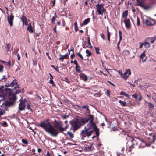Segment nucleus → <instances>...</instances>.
<instances>
[{"mask_svg":"<svg viewBox=\"0 0 156 156\" xmlns=\"http://www.w3.org/2000/svg\"><path fill=\"white\" fill-rule=\"evenodd\" d=\"M107 39L108 41L109 42H110V36L111 34V33L108 30V27H107Z\"/></svg>","mask_w":156,"mask_h":156,"instance_id":"obj_21","label":"nucleus"},{"mask_svg":"<svg viewBox=\"0 0 156 156\" xmlns=\"http://www.w3.org/2000/svg\"><path fill=\"white\" fill-rule=\"evenodd\" d=\"M20 91H21L20 90H19V89L16 90V91L15 92V94H18L19 93H20Z\"/></svg>","mask_w":156,"mask_h":156,"instance_id":"obj_59","label":"nucleus"},{"mask_svg":"<svg viewBox=\"0 0 156 156\" xmlns=\"http://www.w3.org/2000/svg\"><path fill=\"white\" fill-rule=\"evenodd\" d=\"M146 103L147 104L148 109L149 110H152L154 108V106L153 104L148 102H146Z\"/></svg>","mask_w":156,"mask_h":156,"instance_id":"obj_20","label":"nucleus"},{"mask_svg":"<svg viewBox=\"0 0 156 156\" xmlns=\"http://www.w3.org/2000/svg\"><path fill=\"white\" fill-rule=\"evenodd\" d=\"M149 136L147 137L148 145L150 146L156 140V136L154 133H149Z\"/></svg>","mask_w":156,"mask_h":156,"instance_id":"obj_6","label":"nucleus"},{"mask_svg":"<svg viewBox=\"0 0 156 156\" xmlns=\"http://www.w3.org/2000/svg\"><path fill=\"white\" fill-rule=\"evenodd\" d=\"M26 108L28 110H30L32 112H33V109L31 107V105L29 103H27L26 105Z\"/></svg>","mask_w":156,"mask_h":156,"instance_id":"obj_31","label":"nucleus"},{"mask_svg":"<svg viewBox=\"0 0 156 156\" xmlns=\"http://www.w3.org/2000/svg\"><path fill=\"white\" fill-rule=\"evenodd\" d=\"M138 5L140 6L143 8L146 9V8L144 6V4L141 2H138Z\"/></svg>","mask_w":156,"mask_h":156,"instance_id":"obj_35","label":"nucleus"},{"mask_svg":"<svg viewBox=\"0 0 156 156\" xmlns=\"http://www.w3.org/2000/svg\"><path fill=\"white\" fill-rule=\"evenodd\" d=\"M144 46L146 48H148L150 47L151 45L150 43L147 42L145 40H144Z\"/></svg>","mask_w":156,"mask_h":156,"instance_id":"obj_27","label":"nucleus"},{"mask_svg":"<svg viewBox=\"0 0 156 156\" xmlns=\"http://www.w3.org/2000/svg\"><path fill=\"white\" fill-rule=\"evenodd\" d=\"M82 117H80L70 121L69 123L71 126L70 129L73 132L77 130L84 125Z\"/></svg>","mask_w":156,"mask_h":156,"instance_id":"obj_2","label":"nucleus"},{"mask_svg":"<svg viewBox=\"0 0 156 156\" xmlns=\"http://www.w3.org/2000/svg\"><path fill=\"white\" fill-rule=\"evenodd\" d=\"M106 93L108 96L109 97L110 96V91L108 90H106Z\"/></svg>","mask_w":156,"mask_h":156,"instance_id":"obj_55","label":"nucleus"},{"mask_svg":"<svg viewBox=\"0 0 156 156\" xmlns=\"http://www.w3.org/2000/svg\"><path fill=\"white\" fill-rule=\"evenodd\" d=\"M1 108H3V109H5V111H8L9 109L8 108V107L7 106L6 104L4 103H3L2 105H1Z\"/></svg>","mask_w":156,"mask_h":156,"instance_id":"obj_23","label":"nucleus"},{"mask_svg":"<svg viewBox=\"0 0 156 156\" xmlns=\"http://www.w3.org/2000/svg\"><path fill=\"white\" fill-rule=\"evenodd\" d=\"M2 125L3 127H7L8 126V125L7 122L5 121L2 122Z\"/></svg>","mask_w":156,"mask_h":156,"instance_id":"obj_46","label":"nucleus"},{"mask_svg":"<svg viewBox=\"0 0 156 156\" xmlns=\"http://www.w3.org/2000/svg\"><path fill=\"white\" fill-rule=\"evenodd\" d=\"M14 16L12 13L9 16L8 15L7 18L8 23L11 27L13 26V21Z\"/></svg>","mask_w":156,"mask_h":156,"instance_id":"obj_9","label":"nucleus"},{"mask_svg":"<svg viewBox=\"0 0 156 156\" xmlns=\"http://www.w3.org/2000/svg\"><path fill=\"white\" fill-rule=\"evenodd\" d=\"M26 107V104L23 103V102H21L20 101V103L19 104V109L20 111H23L25 109Z\"/></svg>","mask_w":156,"mask_h":156,"instance_id":"obj_12","label":"nucleus"},{"mask_svg":"<svg viewBox=\"0 0 156 156\" xmlns=\"http://www.w3.org/2000/svg\"><path fill=\"white\" fill-rule=\"evenodd\" d=\"M120 44V41H119L118 43L117 46V48L119 51H120V48L119 46V44Z\"/></svg>","mask_w":156,"mask_h":156,"instance_id":"obj_53","label":"nucleus"},{"mask_svg":"<svg viewBox=\"0 0 156 156\" xmlns=\"http://www.w3.org/2000/svg\"><path fill=\"white\" fill-rule=\"evenodd\" d=\"M49 83L51 84H52V85L53 86H55V84L54 83L53 81L52 80H50L49 81Z\"/></svg>","mask_w":156,"mask_h":156,"instance_id":"obj_51","label":"nucleus"},{"mask_svg":"<svg viewBox=\"0 0 156 156\" xmlns=\"http://www.w3.org/2000/svg\"><path fill=\"white\" fill-rule=\"evenodd\" d=\"M97 8V12L99 15H103L104 12L106 11V9L104 8V4H98L96 5Z\"/></svg>","mask_w":156,"mask_h":156,"instance_id":"obj_7","label":"nucleus"},{"mask_svg":"<svg viewBox=\"0 0 156 156\" xmlns=\"http://www.w3.org/2000/svg\"><path fill=\"white\" fill-rule=\"evenodd\" d=\"M17 80L15 79L13 81H12L10 84H6L5 86H12V87H14L15 86H16Z\"/></svg>","mask_w":156,"mask_h":156,"instance_id":"obj_16","label":"nucleus"},{"mask_svg":"<svg viewBox=\"0 0 156 156\" xmlns=\"http://www.w3.org/2000/svg\"><path fill=\"white\" fill-rule=\"evenodd\" d=\"M19 101L21 102H23V103H25L27 102V101L26 99H24L23 100H22L21 99H20L19 100Z\"/></svg>","mask_w":156,"mask_h":156,"instance_id":"obj_52","label":"nucleus"},{"mask_svg":"<svg viewBox=\"0 0 156 156\" xmlns=\"http://www.w3.org/2000/svg\"><path fill=\"white\" fill-rule=\"evenodd\" d=\"M87 43L88 46H90V48H91L92 47V46L91 45V44L90 41V38L89 37H87Z\"/></svg>","mask_w":156,"mask_h":156,"instance_id":"obj_42","label":"nucleus"},{"mask_svg":"<svg viewBox=\"0 0 156 156\" xmlns=\"http://www.w3.org/2000/svg\"><path fill=\"white\" fill-rule=\"evenodd\" d=\"M133 96L136 99L137 98V94L136 93H134L133 95Z\"/></svg>","mask_w":156,"mask_h":156,"instance_id":"obj_54","label":"nucleus"},{"mask_svg":"<svg viewBox=\"0 0 156 156\" xmlns=\"http://www.w3.org/2000/svg\"><path fill=\"white\" fill-rule=\"evenodd\" d=\"M27 30L30 32L32 33L33 32L32 27L31 24H29L27 28Z\"/></svg>","mask_w":156,"mask_h":156,"instance_id":"obj_28","label":"nucleus"},{"mask_svg":"<svg viewBox=\"0 0 156 156\" xmlns=\"http://www.w3.org/2000/svg\"><path fill=\"white\" fill-rule=\"evenodd\" d=\"M119 101L121 105L123 106H125L126 105V102H123L121 100H119Z\"/></svg>","mask_w":156,"mask_h":156,"instance_id":"obj_36","label":"nucleus"},{"mask_svg":"<svg viewBox=\"0 0 156 156\" xmlns=\"http://www.w3.org/2000/svg\"><path fill=\"white\" fill-rule=\"evenodd\" d=\"M6 89H8L10 91L9 93V100L5 101V103L7 106L8 108L10 106L13 105L15 103L17 98L15 94H12L11 92V90L10 89L8 88H6Z\"/></svg>","mask_w":156,"mask_h":156,"instance_id":"obj_4","label":"nucleus"},{"mask_svg":"<svg viewBox=\"0 0 156 156\" xmlns=\"http://www.w3.org/2000/svg\"><path fill=\"white\" fill-rule=\"evenodd\" d=\"M57 16L56 15V12L55 13L54 16L51 19V22L52 23H55V21L57 18Z\"/></svg>","mask_w":156,"mask_h":156,"instance_id":"obj_30","label":"nucleus"},{"mask_svg":"<svg viewBox=\"0 0 156 156\" xmlns=\"http://www.w3.org/2000/svg\"><path fill=\"white\" fill-rule=\"evenodd\" d=\"M21 141L23 143L26 145H27L28 144V142L25 139H22Z\"/></svg>","mask_w":156,"mask_h":156,"instance_id":"obj_41","label":"nucleus"},{"mask_svg":"<svg viewBox=\"0 0 156 156\" xmlns=\"http://www.w3.org/2000/svg\"><path fill=\"white\" fill-rule=\"evenodd\" d=\"M90 18H87L85 20L83 23L81 24V26H83L87 24L88 23L90 22Z\"/></svg>","mask_w":156,"mask_h":156,"instance_id":"obj_19","label":"nucleus"},{"mask_svg":"<svg viewBox=\"0 0 156 156\" xmlns=\"http://www.w3.org/2000/svg\"><path fill=\"white\" fill-rule=\"evenodd\" d=\"M126 93L123 91H121L120 93V94L121 95H124L125 96V95Z\"/></svg>","mask_w":156,"mask_h":156,"instance_id":"obj_64","label":"nucleus"},{"mask_svg":"<svg viewBox=\"0 0 156 156\" xmlns=\"http://www.w3.org/2000/svg\"><path fill=\"white\" fill-rule=\"evenodd\" d=\"M73 51V54H72L71 55V56H70V58H71L72 59H73V58H74V57H75V55L74 54V51H73V50H70V51Z\"/></svg>","mask_w":156,"mask_h":156,"instance_id":"obj_47","label":"nucleus"},{"mask_svg":"<svg viewBox=\"0 0 156 156\" xmlns=\"http://www.w3.org/2000/svg\"><path fill=\"white\" fill-rule=\"evenodd\" d=\"M60 57L59 58V60H61L62 62H63L64 59H67L68 58V53H66L64 55H62L60 54Z\"/></svg>","mask_w":156,"mask_h":156,"instance_id":"obj_17","label":"nucleus"},{"mask_svg":"<svg viewBox=\"0 0 156 156\" xmlns=\"http://www.w3.org/2000/svg\"><path fill=\"white\" fill-rule=\"evenodd\" d=\"M86 53H87L86 56L87 57H89L91 55V53L90 51L88 49L86 50Z\"/></svg>","mask_w":156,"mask_h":156,"instance_id":"obj_34","label":"nucleus"},{"mask_svg":"<svg viewBox=\"0 0 156 156\" xmlns=\"http://www.w3.org/2000/svg\"><path fill=\"white\" fill-rule=\"evenodd\" d=\"M78 106L80 108H83L84 109H85L87 110V111L89 112H90V111L89 109V106L88 105H85L83 106H80L79 105Z\"/></svg>","mask_w":156,"mask_h":156,"instance_id":"obj_26","label":"nucleus"},{"mask_svg":"<svg viewBox=\"0 0 156 156\" xmlns=\"http://www.w3.org/2000/svg\"><path fill=\"white\" fill-rule=\"evenodd\" d=\"M131 74V70L129 69L128 70H127L124 73H123L122 77L124 79L126 80L129 77V76Z\"/></svg>","mask_w":156,"mask_h":156,"instance_id":"obj_10","label":"nucleus"},{"mask_svg":"<svg viewBox=\"0 0 156 156\" xmlns=\"http://www.w3.org/2000/svg\"><path fill=\"white\" fill-rule=\"evenodd\" d=\"M143 23H145L147 26H152L155 23V20L150 18L146 20L145 22L143 20Z\"/></svg>","mask_w":156,"mask_h":156,"instance_id":"obj_8","label":"nucleus"},{"mask_svg":"<svg viewBox=\"0 0 156 156\" xmlns=\"http://www.w3.org/2000/svg\"><path fill=\"white\" fill-rule=\"evenodd\" d=\"M5 109H3V108H0V116L1 117V115L5 114Z\"/></svg>","mask_w":156,"mask_h":156,"instance_id":"obj_32","label":"nucleus"},{"mask_svg":"<svg viewBox=\"0 0 156 156\" xmlns=\"http://www.w3.org/2000/svg\"><path fill=\"white\" fill-rule=\"evenodd\" d=\"M17 57L18 58V60H20V55H19V54L17 53Z\"/></svg>","mask_w":156,"mask_h":156,"instance_id":"obj_63","label":"nucleus"},{"mask_svg":"<svg viewBox=\"0 0 156 156\" xmlns=\"http://www.w3.org/2000/svg\"><path fill=\"white\" fill-rule=\"evenodd\" d=\"M62 121H59L58 122L55 120L54 122V126H53L50 123V119H47L41 121L37 126L44 129L51 136H56L59 131L62 132L64 131V128L62 127Z\"/></svg>","mask_w":156,"mask_h":156,"instance_id":"obj_1","label":"nucleus"},{"mask_svg":"<svg viewBox=\"0 0 156 156\" xmlns=\"http://www.w3.org/2000/svg\"><path fill=\"white\" fill-rule=\"evenodd\" d=\"M130 53V51L128 50H124L123 51L122 54L123 55H127Z\"/></svg>","mask_w":156,"mask_h":156,"instance_id":"obj_25","label":"nucleus"},{"mask_svg":"<svg viewBox=\"0 0 156 156\" xmlns=\"http://www.w3.org/2000/svg\"><path fill=\"white\" fill-rule=\"evenodd\" d=\"M6 48H7V51L8 52L10 50V48L11 45L7 43H6Z\"/></svg>","mask_w":156,"mask_h":156,"instance_id":"obj_39","label":"nucleus"},{"mask_svg":"<svg viewBox=\"0 0 156 156\" xmlns=\"http://www.w3.org/2000/svg\"><path fill=\"white\" fill-rule=\"evenodd\" d=\"M4 66L3 65L0 64V72L2 73L3 71Z\"/></svg>","mask_w":156,"mask_h":156,"instance_id":"obj_50","label":"nucleus"},{"mask_svg":"<svg viewBox=\"0 0 156 156\" xmlns=\"http://www.w3.org/2000/svg\"><path fill=\"white\" fill-rule=\"evenodd\" d=\"M88 128H85L84 129L82 130L80 133V135L81 136V139L83 140L84 138L86 137H89L91 135L94 131V127L90 126H87Z\"/></svg>","mask_w":156,"mask_h":156,"instance_id":"obj_5","label":"nucleus"},{"mask_svg":"<svg viewBox=\"0 0 156 156\" xmlns=\"http://www.w3.org/2000/svg\"><path fill=\"white\" fill-rule=\"evenodd\" d=\"M94 118V117L93 115H89L88 118L86 117H82V119L84 121V124L86 123H87L88 121H90V122L87 124V126H90L92 127H94V130H95V134L97 136H98L99 135V129L96 126L95 123L93 122Z\"/></svg>","mask_w":156,"mask_h":156,"instance_id":"obj_3","label":"nucleus"},{"mask_svg":"<svg viewBox=\"0 0 156 156\" xmlns=\"http://www.w3.org/2000/svg\"><path fill=\"white\" fill-rule=\"evenodd\" d=\"M101 36L103 40H105V36L103 33L101 34Z\"/></svg>","mask_w":156,"mask_h":156,"instance_id":"obj_58","label":"nucleus"},{"mask_svg":"<svg viewBox=\"0 0 156 156\" xmlns=\"http://www.w3.org/2000/svg\"><path fill=\"white\" fill-rule=\"evenodd\" d=\"M73 63L76 66H77L78 65V63L77 62L76 60H75L73 61Z\"/></svg>","mask_w":156,"mask_h":156,"instance_id":"obj_56","label":"nucleus"},{"mask_svg":"<svg viewBox=\"0 0 156 156\" xmlns=\"http://www.w3.org/2000/svg\"><path fill=\"white\" fill-rule=\"evenodd\" d=\"M134 144H133L129 147V149L128 150L129 152H131L132 151V149L134 148Z\"/></svg>","mask_w":156,"mask_h":156,"instance_id":"obj_38","label":"nucleus"},{"mask_svg":"<svg viewBox=\"0 0 156 156\" xmlns=\"http://www.w3.org/2000/svg\"><path fill=\"white\" fill-rule=\"evenodd\" d=\"M63 80L66 81L68 83H70L69 80L67 77H66L64 78L63 79Z\"/></svg>","mask_w":156,"mask_h":156,"instance_id":"obj_40","label":"nucleus"},{"mask_svg":"<svg viewBox=\"0 0 156 156\" xmlns=\"http://www.w3.org/2000/svg\"><path fill=\"white\" fill-rule=\"evenodd\" d=\"M80 78H82L84 81H86L87 80V77L84 73H80Z\"/></svg>","mask_w":156,"mask_h":156,"instance_id":"obj_18","label":"nucleus"},{"mask_svg":"<svg viewBox=\"0 0 156 156\" xmlns=\"http://www.w3.org/2000/svg\"><path fill=\"white\" fill-rule=\"evenodd\" d=\"M93 145V144H90V145H86L85 147V149L87 151H89L92 150V146Z\"/></svg>","mask_w":156,"mask_h":156,"instance_id":"obj_24","label":"nucleus"},{"mask_svg":"<svg viewBox=\"0 0 156 156\" xmlns=\"http://www.w3.org/2000/svg\"><path fill=\"white\" fill-rule=\"evenodd\" d=\"M46 156H52V155L48 151H47L46 154Z\"/></svg>","mask_w":156,"mask_h":156,"instance_id":"obj_62","label":"nucleus"},{"mask_svg":"<svg viewBox=\"0 0 156 156\" xmlns=\"http://www.w3.org/2000/svg\"><path fill=\"white\" fill-rule=\"evenodd\" d=\"M21 21L23 23V24L25 25H28V22L27 18L23 15L21 16V17L20 18Z\"/></svg>","mask_w":156,"mask_h":156,"instance_id":"obj_14","label":"nucleus"},{"mask_svg":"<svg viewBox=\"0 0 156 156\" xmlns=\"http://www.w3.org/2000/svg\"><path fill=\"white\" fill-rule=\"evenodd\" d=\"M145 40L149 43H151V44H153L154 43V42H152V40L151 37L147 38Z\"/></svg>","mask_w":156,"mask_h":156,"instance_id":"obj_33","label":"nucleus"},{"mask_svg":"<svg viewBox=\"0 0 156 156\" xmlns=\"http://www.w3.org/2000/svg\"><path fill=\"white\" fill-rule=\"evenodd\" d=\"M136 139L138 141L141 142V143L140 144L139 146V148H143L145 147L146 146H148V143H146L144 141H143V140H141L139 139L138 138H136Z\"/></svg>","mask_w":156,"mask_h":156,"instance_id":"obj_11","label":"nucleus"},{"mask_svg":"<svg viewBox=\"0 0 156 156\" xmlns=\"http://www.w3.org/2000/svg\"><path fill=\"white\" fill-rule=\"evenodd\" d=\"M95 51L96 52V53L98 54H100V53L99 52V48L95 47Z\"/></svg>","mask_w":156,"mask_h":156,"instance_id":"obj_48","label":"nucleus"},{"mask_svg":"<svg viewBox=\"0 0 156 156\" xmlns=\"http://www.w3.org/2000/svg\"><path fill=\"white\" fill-rule=\"evenodd\" d=\"M7 80V78L5 77V76L3 75V77L1 80H0V81H2V82H5Z\"/></svg>","mask_w":156,"mask_h":156,"instance_id":"obj_44","label":"nucleus"},{"mask_svg":"<svg viewBox=\"0 0 156 156\" xmlns=\"http://www.w3.org/2000/svg\"><path fill=\"white\" fill-rule=\"evenodd\" d=\"M68 122V121L67 120H66V121H65V122H64L66 124L65 127H63V128H64V131L68 127V125L67 124Z\"/></svg>","mask_w":156,"mask_h":156,"instance_id":"obj_43","label":"nucleus"},{"mask_svg":"<svg viewBox=\"0 0 156 156\" xmlns=\"http://www.w3.org/2000/svg\"><path fill=\"white\" fill-rule=\"evenodd\" d=\"M124 23L126 28L129 29L131 27V23L130 20L129 19H127L125 20L124 21Z\"/></svg>","mask_w":156,"mask_h":156,"instance_id":"obj_13","label":"nucleus"},{"mask_svg":"<svg viewBox=\"0 0 156 156\" xmlns=\"http://www.w3.org/2000/svg\"><path fill=\"white\" fill-rule=\"evenodd\" d=\"M80 67L78 65L76 66L75 69L77 72L79 73H81L82 71L80 70Z\"/></svg>","mask_w":156,"mask_h":156,"instance_id":"obj_29","label":"nucleus"},{"mask_svg":"<svg viewBox=\"0 0 156 156\" xmlns=\"http://www.w3.org/2000/svg\"><path fill=\"white\" fill-rule=\"evenodd\" d=\"M128 11L127 10H125L122 13V17L123 18L126 19L127 16Z\"/></svg>","mask_w":156,"mask_h":156,"instance_id":"obj_22","label":"nucleus"},{"mask_svg":"<svg viewBox=\"0 0 156 156\" xmlns=\"http://www.w3.org/2000/svg\"><path fill=\"white\" fill-rule=\"evenodd\" d=\"M147 58L145 53L144 52L140 55V61L141 60L143 62H145L146 61Z\"/></svg>","mask_w":156,"mask_h":156,"instance_id":"obj_15","label":"nucleus"},{"mask_svg":"<svg viewBox=\"0 0 156 156\" xmlns=\"http://www.w3.org/2000/svg\"><path fill=\"white\" fill-rule=\"evenodd\" d=\"M76 53L77 54V55L78 56L81 60H83L84 59V58L83 57L82 55L80 52H79L77 53L76 52Z\"/></svg>","mask_w":156,"mask_h":156,"instance_id":"obj_37","label":"nucleus"},{"mask_svg":"<svg viewBox=\"0 0 156 156\" xmlns=\"http://www.w3.org/2000/svg\"><path fill=\"white\" fill-rule=\"evenodd\" d=\"M6 63L10 66L11 65V61L10 60H9L7 62H6Z\"/></svg>","mask_w":156,"mask_h":156,"instance_id":"obj_60","label":"nucleus"},{"mask_svg":"<svg viewBox=\"0 0 156 156\" xmlns=\"http://www.w3.org/2000/svg\"><path fill=\"white\" fill-rule=\"evenodd\" d=\"M67 134L70 137L72 138H73V137L74 135L71 132H68L67 133Z\"/></svg>","mask_w":156,"mask_h":156,"instance_id":"obj_49","label":"nucleus"},{"mask_svg":"<svg viewBox=\"0 0 156 156\" xmlns=\"http://www.w3.org/2000/svg\"><path fill=\"white\" fill-rule=\"evenodd\" d=\"M140 20L138 17H137V25L138 26L140 25Z\"/></svg>","mask_w":156,"mask_h":156,"instance_id":"obj_45","label":"nucleus"},{"mask_svg":"<svg viewBox=\"0 0 156 156\" xmlns=\"http://www.w3.org/2000/svg\"><path fill=\"white\" fill-rule=\"evenodd\" d=\"M118 73L119 74H120L122 76V75L123 73H122V71L121 70H120L118 71Z\"/></svg>","mask_w":156,"mask_h":156,"instance_id":"obj_61","label":"nucleus"},{"mask_svg":"<svg viewBox=\"0 0 156 156\" xmlns=\"http://www.w3.org/2000/svg\"><path fill=\"white\" fill-rule=\"evenodd\" d=\"M151 39H152V42H154V41H155V40L156 39V36H154V37H151Z\"/></svg>","mask_w":156,"mask_h":156,"instance_id":"obj_57","label":"nucleus"}]
</instances>
